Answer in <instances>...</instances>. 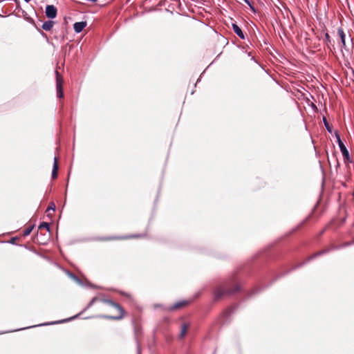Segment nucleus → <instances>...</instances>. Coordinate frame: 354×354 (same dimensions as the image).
<instances>
[{
  "label": "nucleus",
  "instance_id": "9",
  "mask_svg": "<svg viewBox=\"0 0 354 354\" xmlns=\"http://www.w3.org/2000/svg\"><path fill=\"white\" fill-rule=\"evenodd\" d=\"M189 304V301H181L176 303L172 306L170 307L171 310H176L180 309L181 308L185 307Z\"/></svg>",
  "mask_w": 354,
  "mask_h": 354
},
{
  "label": "nucleus",
  "instance_id": "14",
  "mask_svg": "<svg viewBox=\"0 0 354 354\" xmlns=\"http://www.w3.org/2000/svg\"><path fill=\"white\" fill-rule=\"evenodd\" d=\"M34 226L32 225V226H28L24 232H23V236H26L28 235H29L31 232L32 231V229H33Z\"/></svg>",
  "mask_w": 354,
  "mask_h": 354
},
{
  "label": "nucleus",
  "instance_id": "11",
  "mask_svg": "<svg viewBox=\"0 0 354 354\" xmlns=\"http://www.w3.org/2000/svg\"><path fill=\"white\" fill-rule=\"evenodd\" d=\"M232 28L234 32L241 39H244L245 36L243 35V32L242 30L240 28V27L236 25V24H232Z\"/></svg>",
  "mask_w": 354,
  "mask_h": 354
},
{
  "label": "nucleus",
  "instance_id": "13",
  "mask_svg": "<svg viewBox=\"0 0 354 354\" xmlns=\"http://www.w3.org/2000/svg\"><path fill=\"white\" fill-rule=\"evenodd\" d=\"M53 25L54 22L53 21H46L42 24L41 28L46 31H50L53 28Z\"/></svg>",
  "mask_w": 354,
  "mask_h": 354
},
{
  "label": "nucleus",
  "instance_id": "8",
  "mask_svg": "<svg viewBox=\"0 0 354 354\" xmlns=\"http://www.w3.org/2000/svg\"><path fill=\"white\" fill-rule=\"evenodd\" d=\"M86 21L76 22L73 25V28L77 33H79L82 31V30L86 27Z\"/></svg>",
  "mask_w": 354,
  "mask_h": 354
},
{
  "label": "nucleus",
  "instance_id": "18",
  "mask_svg": "<svg viewBox=\"0 0 354 354\" xmlns=\"http://www.w3.org/2000/svg\"><path fill=\"white\" fill-rule=\"evenodd\" d=\"M324 124H325V126L327 129V130L329 131V132H331V129L330 128V126L328 124V123L327 122L325 118H324Z\"/></svg>",
  "mask_w": 354,
  "mask_h": 354
},
{
  "label": "nucleus",
  "instance_id": "1",
  "mask_svg": "<svg viewBox=\"0 0 354 354\" xmlns=\"http://www.w3.org/2000/svg\"><path fill=\"white\" fill-rule=\"evenodd\" d=\"M97 304L98 309L102 312L100 317L112 319L120 320L124 317V310L118 303L111 299L94 297L90 302V306Z\"/></svg>",
  "mask_w": 354,
  "mask_h": 354
},
{
  "label": "nucleus",
  "instance_id": "10",
  "mask_svg": "<svg viewBox=\"0 0 354 354\" xmlns=\"http://www.w3.org/2000/svg\"><path fill=\"white\" fill-rule=\"evenodd\" d=\"M189 328V323H183L181 325L180 333V335H179L180 339L184 338V337L186 335Z\"/></svg>",
  "mask_w": 354,
  "mask_h": 354
},
{
  "label": "nucleus",
  "instance_id": "7",
  "mask_svg": "<svg viewBox=\"0 0 354 354\" xmlns=\"http://www.w3.org/2000/svg\"><path fill=\"white\" fill-rule=\"evenodd\" d=\"M337 34L340 39L342 43V48H346V34L342 28H338L337 30Z\"/></svg>",
  "mask_w": 354,
  "mask_h": 354
},
{
  "label": "nucleus",
  "instance_id": "6",
  "mask_svg": "<svg viewBox=\"0 0 354 354\" xmlns=\"http://www.w3.org/2000/svg\"><path fill=\"white\" fill-rule=\"evenodd\" d=\"M57 10L53 5H48L46 7V15L48 18L54 19L57 16Z\"/></svg>",
  "mask_w": 354,
  "mask_h": 354
},
{
  "label": "nucleus",
  "instance_id": "17",
  "mask_svg": "<svg viewBox=\"0 0 354 354\" xmlns=\"http://www.w3.org/2000/svg\"><path fill=\"white\" fill-rule=\"evenodd\" d=\"M50 210L53 212L55 210V205L53 202L50 203L46 211L49 212Z\"/></svg>",
  "mask_w": 354,
  "mask_h": 354
},
{
  "label": "nucleus",
  "instance_id": "4",
  "mask_svg": "<svg viewBox=\"0 0 354 354\" xmlns=\"http://www.w3.org/2000/svg\"><path fill=\"white\" fill-rule=\"evenodd\" d=\"M56 73V88H57V95L59 98H62L64 97L63 92V83L64 80L62 75L59 73L57 71H55Z\"/></svg>",
  "mask_w": 354,
  "mask_h": 354
},
{
  "label": "nucleus",
  "instance_id": "12",
  "mask_svg": "<svg viewBox=\"0 0 354 354\" xmlns=\"http://www.w3.org/2000/svg\"><path fill=\"white\" fill-rule=\"evenodd\" d=\"M57 171H58V159L55 157L54 158V164H53V169L52 172V177L53 178H55L57 176Z\"/></svg>",
  "mask_w": 354,
  "mask_h": 354
},
{
  "label": "nucleus",
  "instance_id": "20",
  "mask_svg": "<svg viewBox=\"0 0 354 354\" xmlns=\"http://www.w3.org/2000/svg\"><path fill=\"white\" fill-rule=\"evenodd\" d=\"M17 3H19V0H14Z\"/></svg>",
  "mask_w": 354,
  "mask_h": 354
},
{
  "label": "nucleus",
  "instance_id": "21",
  "mask_svg": "<svg viewBox=\"0 0 354 354\" xmlns=\"http://www.w3.org/2000/svg\"><path fill=\"white\" fill-rule=\"evenodd\" d=\"M26 2L28 3L29 1H30L31 0H24Z\"/></svg>",
  "mask_w": 354,
  "mask_h": 354
},
{
  "label": "nucleus",
  "instance_id": "16",
  "mask_svg": "<svg viewBox=\"0 0 354 354\" xmlns=\"http://www.w3.org/2000/svg\"><path fill=\"white\" fill-rule=\"evenodd\" d=\"M325 41L328 46L331 44V39L328 33L325 35Z\"/></svg>",
  "mask_w": 354,
  "mask_h": 354
},
{
  "label": "nucleus",
  "instance_id": "3",
  "mask_svg": "<svg viewBox=\"0 0 354 354\" xmlns=\"http://www.w3.org/2000/svg\"><path fill=\"white\" fill-rule=\"evenodd\" d=\"M146 235L144 234H131L127 236H104L100 238V240L102 241H119V240H126L131 239H141L145 237Z\"/></svg>",
  "mask_w": 354,
  "mask_h": 354
},
{
  "label": "nucleus",
  "instance_id": "5",
  "mask_svg": "<svg viewBox=\"0 0 354 354\" xmlns=\"http://www.w3.org/2000/svg\"><path fill=\"white\" fill-rule=\"evenodd\" d=\"M337 138L338 145H339V147L340 148V150H341V152H342V156L344 157V161L345 162L348 161V162H351V160L350 159V156H349L348 151L347 150V149L345 147L344 144L343 143V142L340 139V137L339 136H337Z\"/></svg>",
  "mask_w": 354,
  "mask_h": 354
},
{
  "label": "nucleus",
  "instance_id": "15",
  "mask_svg": "<svg viewBox=\"0 0 354 354\" xmlns=\"http://www.w3.org/2000/svg\"><path fill=\"white\" fill-rule=\"evenodd\" d=\"M39 229L46 228L48 231H49V230H50L49 225H48V223H46V222L41 223L39 225Z\"/></svg>",
  "mask_w": 354,
  "mask_h": 354
},
{
  "label": "nucleus",
  "instance_id": "19",
  "mask_svg": "<svg viewBox=\"0 0 354 354\" xmlns=\"http://www.w3.org/2000/svg\"><path fill=\"white\" fill-rule=\"evenodd\" d=\"M246 3H248L249 5V6L250 7L251 10L254 12H255V10H254V8L252 6L250 0H243Z\"/></svg>",
  "mask_w": 354,
  "mask_h": 354
},
{
  "label": "nucleus",
  "instance_id": "2",
  "mask_svg": "<svg viewBox=\"0 0 354 354\" xmlns=\"http://www.w3.org/2000/svg\"><path fill=\"white\" fill-rule=\"evenodd\" d=\"M240 290V285L234 277L216 286L214 290V300L218 301Z\"/></svg>",
  "mask_w": 354,
  "mask_h": 354
}]
</instances>
